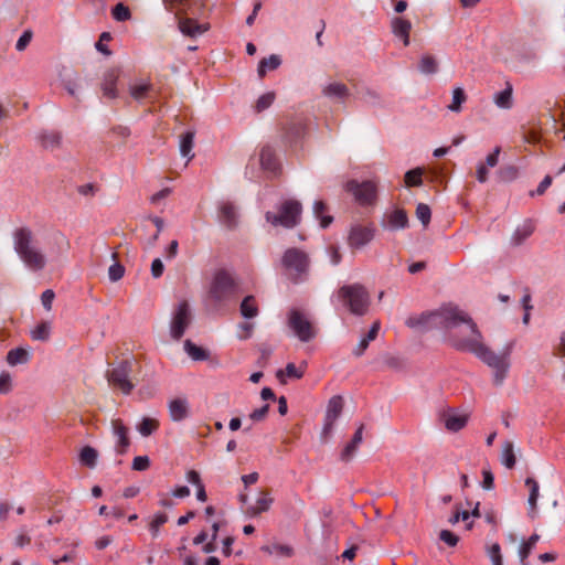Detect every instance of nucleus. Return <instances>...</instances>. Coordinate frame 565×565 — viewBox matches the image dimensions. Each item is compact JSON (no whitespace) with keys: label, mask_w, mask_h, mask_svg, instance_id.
<instances>
[{"label":"nucleus","mask_w":565,"mask_h":565,"mask_svg":"<svg viewBox=\"0 0 565 565\" xmlns=\"http://www.w3.org/2000/svg\"><path fill=\"white\" fill-rule=\"evenodd\" d=\"M193 142H194V132L189 130L185 134L181 135L180 137V143L179 149L180 153L183 158L192 159V149H193Z\"/></svg>","instance_id":"nucleus-29"},{"label":"nucleus","mask_w":565,"mask_h":565,"mask_svg":"<svg viewBox=\"0 0 565 565\" xmlns=\"http://www.w3.org/2000/svg\"><path fill=\"white\" fill-rule=\"evenodd\" d=\"M282 374H286L290 377H294V379H300L305 374V369L303 366H296L294 363H288L287 366H286V371H278L277 372V377L280 379V376Z\"/></svg>","instance_id":"nucleus-50"},{"label":"nucleus","mask_w":565,"mask_h":565,"mask_svg":"<svg viewBox=\"0 0 565 565\" xmlns=\"http://www.w3.org/2000/svg\"><path fill=\"white\" fill-rule=\"evenodd\" d=\"M275 93H264L260 95L256 102L255 110L257 113L265 111L267 108H270V106L274 104L275 100Z\"/></svg>","instance_id":"nucleus-46"},{"label":"nucleus","mask_w":565,"mask_h":565,"mask_svg":"<svg viewBox=\"0 0 565 565\" xmlns=\"http://www.w3.org/2000/svg\"><path fill=\"white\" fill-rule=\"evenodd\" d=\"M11 390V375L10 373H3L0 375V393H8Z\"/></svg>","instance_id":"nucleus-60"},{"label":"nucleus","mask_w":565,"mask_h":565,"mask_svg":"<svg viewBox=\"0 0 565 565\" xmlns=\"http://www.w3.org/2000/svg\"><path fill=\"white\" fill-rule=\"evenodd\" d=\"M438 67V61L429 54H425L419 62V71L425 75L436 74Z\"/></svg>","instance_id":"nucleus-35"},{"label":"nucleus","mask_w":565,"mask_h":565,"mask_svg":"<svg viewBox=\"0 0 565 565\" xmlns=\"http://www.w3.org/2000/svg\"><path fill=\"white\" fill-rule=\"evenodd\" d=\"M31 39H32V32L31 31H25L22 33V35L20 36V39L18 40V42H15V50L18 51H23L28 47V45L30 44L31 42Z\"/></svg>","instance_id":"nucleus-57"},{"label":"nucleus","mask_w":565,"mask_h":565,"mask_svg":"<svg viewBox=\"0 0 565 565\" xmlns=\"http://www.w3.org/2000/svg\"><path fill=\"white\" fill-rule=\"evenodd\" d=\"M363 429H364V426H363V424H361L359 426V428L356 429L355 434L353 435L352 440L350 443H348L345 445V447L343 448V450L341 451L340 458L342 461H344V462L351 461L352 458L354 457V455L356 454V450L363 439V437H362Z\"/></svg>","instance_id":"nucleus-23"},{"label":"nucleus","mask_w":565,"mask_h":565,"mask_svg":"<svg viewBox=\"0 0 565 565\" xmlns=\"http://www.w3.org/2000/svg\"><path fill=\"white\" fill-rule=\"evenodd\" d=\"M111 15L117 21H126L130 18V11L124 3H116L111 10Z\"/></svg>","instance_id":"nucleus-49"},{"label":"nucleus","mask_w":565,"mask_h":565,"mask_svg":"<svg viewBox=\"0 0 565 565\" xmlns=\"http://www.w3.org/2000/svg\"><path fill=\"white\" fill-rule=\"evenodd\" d=\"M322 94L331 99L343 102L349 96V88L341 82H330L322 88Z\"/></svg>","instance_id":"nucleus-24"},{"label":"nucleus","mask_w":565,"mask_h":565,"mask_svg":"<svg viewBox=\"0 0 565 565\" xmlns=\"http://www.w3.org/2000/svg\"><path fill=\"white\" fill-rule=\"evenodd\" d=\"M553 183V178L551 175H545L542 182L540 183L539 188L535 192H532L531 195L537 194L542 195L546 191V189L550 188V185Z\"/></svg>","instance_id":"nucleus-62"},{"label":"nucleus","mask_w":565,"mask_h":565,"mask_svg":"<svg viewBox=\"0 0 565 565\" xmlns=\"http://www.w3.org/2000/svg\"><path fill=\"white\" fill-rule=\"evenodd\" d=\"M313 215L316 218L320 220V224L322 228H327L332 223V217L330 215H324L328 207L324 202L316 201L312 206Z\"/></svg>","instance_id":"nucleus-32"},{"label":"nucleus","mask_w":565,"mask_h":565,"mask_svg":"<svg viewBox=\"0 0 565 565\" xmlns=\"http://www.w3.org/2000/svg\"><path fill=\"white\" fill-rule=\"evenodd\" d=\"M382 226L384 228H388L390 231H398L405 230L408 227V216L405 210L395 209L390 213L384 215V221H382Z\"/></svg>","instance_id":"nucleus-15"},{"label":"nucleus","mask_w":565,"mask_h":565,"mask_svg":"<svg viewBox=\"0 0 565 565\" xmlns=\"http://www.w3.org/2000/svg\"><path fill=\"white\" fill-rule=\"evenodd\" d=\"M81 463L93 469L96 466L97 450L86 446L79 452Z\"/></svg>","instance_id":"nucleus-38"},{"label":"nucleus","mask_w":565,"mask_h":565,"mask_svg":"<svg viewBox=\"0 0 565 565\" xmlns=\"http://www.w3.org/2000/svg\"><path fill=\"white\" fill-rule=\"evenodd\" d=\"M424 170L420 168L409 170L405 173V184L407 188L420 186L423 184Z\"/></svg>","instance_id":"nucleus-40"},{"label":"nucleus","mask_w":565,"mask_h":565,"mask_svg":"<svg viewBox=\"0 0 565 565\" xmlns=\"http://www.w3.org/2000/svg\"><path fill=\"white\" fill-rule=\"evenodd\" d=\"M54 298H55V294L52 289H46L42 296H41V301H42V305L44 307V309L46 311H51L52 310V302L54 301Z\"/></svg>","instance_id":"nucleus-54"},{"label":"nucleus","mask_w":565,"mask_h":565,"mask_svg":"<svg viewBox=\"0 0 565 565\" xmlns=\"http://www.w3.org/2000/svg\"><path fill=\"white\" fill-rule=\"evenodd\" d=\"M539 541H540V535L535 533V534H532L527 539V541L521 545L520 557H521V562L523 564H524L525 559L529 557V555L531 554L532 548H534L536 546Z\"/></svg>","instance_id":"nucleus-41"},{"label":"nucleus","mask_w":565,"mask_h":565,"mask_svg":"<svg viewBox=\"0 0 565 565\" xmlns=\"http://www.w3.org/2000/svg\"><path fill=\"white\" fill-rule=\"evenodd\" d=\"M269 408H270V406H268V404H265L263 407H259V408L255 409L254 412H252L249 414V419L254 420L255 423H259V420H264Z\"/></svg>","instance_id":"nucleus-55"},{"label":"nucleus","mask_w":565,"mask_h":565,"mask_svg":"<svg viewBox=\"0 0 565 565\" xmlns=\"http://www.w3.org/2000/svg\"><path fill=\"white\" fill-rule=\"evenodd\" d=\"M343 398L340 395H333L327 405L326 419L338 420L343 409Z\"/></svg>","instance_id":"nucleus-27"},{"label":"nucleus","mask_w":565,"mask_h":565,"mask_svg":"<svg viewBox=\"0 0 565 565\" xmlns=\"http://www.w3.org/2000/svg\"><path fill=\"white\" fill-rule=\"evenodd\" d=\"M499 153L500 147H495L493 152L487 157L486 163L483 164L489 168H494L498 164Z\"/></svg>","instance_id":"nucleus-63"},{"label":"nucleus","mask_w":565,"mask_h":565,"mask_svg":"<svg viewBox=\"0 0 565 565\" xmlns=\"http://www.w3.org/2000/svg\"><path fill=\"white\" fill-rule=\"evenodd\" d=\"M345 191L352 193L360 204H372L376 199V186L371 181L359 183L355 180L345 184Z\"/></svg>","instance_id":"nucleus-11"},{"label":"nucleus","mask_w":565,"mask_h":565,"mask_svg":"<svg viewBox=\"0 0 565 565\" xmlns=\"http://www.w3.org/2000/svg\"><path fill=\"white\" fill-rule=\"evenodd\" d=\"M38 141L43 149L55 151L61 147L62 135L56 130H43L39 134Z\"/></svg>","instance_id":"nucleus-21"},{"label":"nucleus","mask_w":565,"mask_h":565,"mask_svg":"<svg viewBox=\"0 0 565 565\" xmlns=\"http://www.w3.org/2000/svg\"><path fill=\"white\" fill-rule=\"evenodd\" d=\"M533 228L531 225L525 224L514 231L511 237L513 245L519 246L532 235Z\"/></svg>","instance_id":"nucleus-39"},{"label":"nucleus","mask_w":565,"mask_h":565,"mask_svg":"<svg viewBox=\"0 0 565 565\" xmlns=\"http://www.w3.org/2000/svg\"><path fill=\"white\" fill-rule=\"evenodd\" d=\"M149 458L147 456H137L132 459L131 468L135 470L143 471L149 467Z\"/></svg>","instance_id":"nucleus-56"},{"label":"nucleus","mask_w":565,"mask_h":565,"mask_svg":"<svg viewBox=\"0 0 565 565\" xmlns=\"http://www.w3.org/2000/svg\"><path fill=\"white\" fill-rule=\"evenodd\" d=\"M169 520L166 513L156 514L152 522L149 523V531L152 532L154 537L158 536L160 527Z\"/></svg>","instance_id":"nucleus-51"},{"label":"nucleus","mask_w":565,"mask_h":565,"mask_svg":"<svg viewBox=\"0 0 565 565\" xmlns=\"http://www.w3.org/2000/svg\"><path fill=\"white\" fill-rule=\"evenodd\" d=\"M183 349H185V352L189 354V356L195 361H204L209 359L207 351L202 347H198L190 340L183 342Z\"/></svg>","instance_id":"nucleus-30"},{"label":"nucleus","mask_w":565,"mask_h":565,"mask_svg":"<svg viewBox=\"0 0 565 565\" xmlns=\"http://www.w3.org/2000/svg\"><path fill=\"white\" fill-rule=\"evenodd\" d=\"M237 206L231 202L220 204L218 220L227 230H235L238 225Z\"/></svg>","instance_id":"nucleus-16"},{"label":"nucleus","mask_w":565,"mask_h":565,"mask_svg":"<svg viewBox=\"0 0 565 565\" xmlns=\"http://www.w3.org/2000/svg\"><path fill=\"white\" fill-rule=\"evenodd\" d=\"M241 313L246 319H253L258 315V305L255 296L244 297L241 303Z\"/></svg>","instance_id":"nucleus-28"},{"label":"nucleus","mask_w":565,"mask_h":565,"mask_svg":"<svg viewBox=\"0 0 565 565\" xmlns=\"http://www.w3.org/2000/svg\"><path fill=\"white\" fill-rule=\"evenodd\" d=\"M7 361L12 366L24 364L29 361V352L22 348L10 350L7 355Z\"/></svg>","instance_id":"nucleus-37"},{"label":"nucleus","mask_w":565,"mask_h":565,"mask_svg":"<svg viewBox=\"0 0 565 565\" xmlns=\"http://www.w3.org/2000/svg\"><path fill=\"white\" fill-rule=\"evenodd\" d=\"M337 297L349 312L356 316H363L370 308V295L360 284L342 286Z\"/></svg>","instance_id":"nucleus-4"},{"label":"nucleus","mask_w":565,"mask_h":565,"mask_svg":"<svg viewBox=\"0 0 565 565\" xmlns=\"http://www.w3.org/2000/svg\"><path fill=\"white\" fill-rule=\"evenodd\" d=\"M407 328L427 330L443 328L447 330V339L451 347L461 352H469L493 370V384L504 383L510 369V355L514 342L507 343L503 351L495 353L483 343V338L477 324L468 313L458 307L447 305L437 311H425L406 319Z\"/></svg>","instance_id":"nucleus-1"},{"label":"nucleus","mask_w":565,"mask_h":565,"mask_svg":"<svg viewBox=\"0 0 565 565\" xmlns=\"http://www.w3.org/2000/svg\"><path fill=\"white\" fill-rule=\"evenodd\" d=\"M375 228L372 225L356 224L352 226L348 235V245L352 248H361L372 242Z\"/></svg>","instance_id":"nucleus-12"},{"label":"nucleus","mask_w":565,"mask_h":565,"mask_svg":"<svg viewBox=\"0 0 565 565\" xmlns=\"http://www.w3.org/2000/svg\"><path fill=\"white\" fill-rule=\"evenodd\" d=\"M13 248L29 269L39 271L45 267V255L38 247L29 228L21 227L15 230L13 233Z\"/></svg>","instance_id":"nucleus-3"},{"label":"nucleus","mask_w":565,"mask_h":565,"mask_svg":"<svg viewBox=\"0 0 565 565\" xmlns=\"http://www.w3.org/2000/svg\"><path fill=\"white\" fill-rule=\"evenodd\" d=\"M262 169L270 173H277L279 164L274 149L270 146H264L259 153Z\"/></svg>","instance_id":"nucleus-22"},{"label":"nucleus","mask_w":565,"mask_h":565,"mask_svg":"<svg viewBox=\"0 0 565 565\" xmlns=\"http://www.w3.org/2000/svg\"><path fill=\"white\" fill-rule=\"evenodd\" d=\"M440 541H443L447 546H457L458 544V536L450 532L449 530H441L439 534Z\"/></svg>","instance_id":"nucleus-53"},{"label":"nucleus","mask_w":565,"mask_h":565,"mask_svg":"<svg viewBox=\"0 0 565 565\" xmlns=\"http://www.w3.org/2000/svg\"><path fill=\"white\" fill-rule=\"evenodd\" d=\"M288 327L300 342H310L316 337V328L309 317L300 310L292 309L288 315Z\"/></svg>","instance_id":"nucleus-8"},{"label":"nucleus","mask_w":565,"mask_h":565,"mask_svg":"<svg viewBox=\"0 0 565 565\" xmlns=\"http://www.w3.org/2000/svg\"><path fill=\"white\" fill-rule=\"evenodd\" d=\"M150 273H152L153 278L161 277L163 273V264L159 258L153 260L152 266H150Z\"/></svg>","instance_id":"nucleus-64"},{"label":"nucleus","mask_w":565,"mask_h":565,"mask_svg":"<svg viewBox=\"0 0 565 565\" xmlns=\"http://www.w3.org/2000/svg\"><path fill=\"white\" fill-rule=\"evenodd\" d=\"M494 484L493 473L489 469H482V482L481 487L486 490H491Z\"/></svg>","instance_id":"nucleus-58"},{"label":"nucleus","mask_w":565,"mask_h":565,"mask_svg":"<svg viewBox=\"0 0 565 565\" xmlns=\"http://www.w3.org/2000/svg\"><path fill=\"white\" fill-rule=\"evenodd\" d=\"M493 102L498 108L511 109L512 107V87L508 85L502 92L495 93Z\"/></svg>","instance_id":"nucleus-31"},{"label":"nucleus","mask_w":565,"mask_h":565,"mask_svg":"<svg viewBox=\"0 0 565 565\" xmlns=\"http://www.w3.org/2000/svg\"><path fill=\"white\" fill-rule=\"evenodd\" d=\"M391 30L393 34L403 41L404 46L409 45V33L412 31V23L403 17H393L391 20Z\"/></svg>","instance_id":"nucleus-18"},{"label":"nucleus","mask_w":565,"mask_h":565,"mask_svg":"<svg viewBox=\"0 0 565 565\" xmlns=\"http://www.w3.org/2000/svg\"><path fill=\"white\" fill-rule=\"evenodd\" d=\"M150 88L151 86L148 83L136 84L130 86L129 93L136 100H142L148 96Z\"/></svg>","instance_id":"nucleus-44"},{"label":"nucleus","mask_w":565,"mask_h":565,"mask_svg":"<svg viewBox=\"0 0 565 565\" xmlns=\"http://www.w3.org/2000/svg\"><path fill=\"white\" fill-rule=\"evenodd\" d=\"M50 335V323L49 322H42L33 328L31 331V338L32 340L36 341H46Z\"/></svg>","instance_id":"nucleus-45"},{"label":"nucleus","mask_w":565,"mask_h":565,"mask_svg":"<svg viewBox=\"0 0 565 565\" xmlns=\"http://www.w3.org/2000/svg\"><path fill=\"white\" fill-rule=\"evenodd\" d=\"M525 486L529 488V515L531 518H535L536 515V508H537V500L540 497V484L535 479L527 478L525 480Z\"/></svg>","instance_id":"nucleus-25"},{"label":"nucleus","mask_w":565,"mask_h":565,"mask_svg":"<svg viewBox=\"0 0 565 565\" xmlns=\"http://www.w3.org/2000/svg\"><path fill=\"white\" fill-rule=\"evenodd\" d=\"M415 215L420 220L423 225L426 227L430 221V209L426 203H420L417 205V210H415Z\"/></svg>","instance_id":"nucleus-52"},{"label":"nucleus","mask_w":565,"mask_h":565,"mask_svg":"<svg viewBox=\"0 0 565 565\" xmlns=\"http://www.w3.org/2000/svg\"><path fill=\"white\" fill-rule=\"evenodd\" d=\"M169 409L170 416L175 423H178V420H183L189 416V404L184 399H173L169 405Z\"/></svg>","instance_id":"nucleus-26"},{"label":"nucleus","mask_w":565,"mask_h":565,"mask_svg":"<svg viewBox=\"0 0 565 565\" xmlns=\"http://www.w3.org/2000/svg\"><path fill=\"white\" fill-rule=\"evenodd\" d=\"M306 129L307 126L303 121L292 120L285 127V132H282L281 138L286 143L295 145L298 140L303 139Z\"/></svg>","instance_id":"nucleus-17"},{"label":"nucleus","mask_w":565,"mask_h":565,"mask_svg":"<svg viewBox=\"0 0 565 565\" xmlns=\"http://www.w3.org/2000/svg\"><path fill=\"white\" fill-rule=\"evenodd\" d=\"M439 417L444 423L445 428L450 433H458L466 426L467 422L469 420L468 415L459 414L454 408H446L440 413Z\"/></svg>","instance_id":"nucleus-14"},{"label":"nucleus","mask_w":565,"mask_h":565,"mask_svg":"<svg viewBox=\"0 0 565 565\" xmlns=\"http://www.w3.org/2000/svg\"><path fill=\"white\" fill-rule=\"evenodd\" d=\"M281 264L286 267L291 281H303L308 277L310 259L303 249L289 248L282 254Z\"/></svg>","instance_id":"nucleus-5"},{"label":"nucleus","mask_w":565,"mask_h":565,"mask_svg":"<svg viewBox=\"0 0 565 565\" xmlns=\"http://www.w3.org/2000/svg\"><path fill=\"white\" fill-rule=\"evenodd\" d=\"M159 428V422L154 418L145 417L138 425V430L142 436H150Z\"/></svg>","instance_id":"nucleus-42"},{"label":"nucleus","mask_w":565,"mask_h":565,"mask_svg":"<svg viewBox=\"0 0 565 565\" xmlns=\"http://www.w3.org/2000/svg\"><path fill=\"white\" fill-rule=\"evenodd\" d=\"M273 501L274 499L270 497V491L262 490L256 503L246 507L245 514L247 516H258L270 509Z\"/></svg>","instance_id":"nucleus-19"},{"label":"nucleus","mask_w":565,"mask_h":565,"mask_svg":"<svg viewBox=\"0 0 565 565\" xmlns=\"http://www.w3.org/2000/svg\"><path fill=\"white\" fill-rule=\"evenodd\" d=\"M237 284L231 274L224 269L216 271L212 280L210 295L215 301H225L235 297Z\"/></svg>","instance_id":"nucleus-7"},{"label":"nucleus","mask_w":565,"mask_h":565,"mask_svg":"<svg viewBox=\"0 0 565 565\" xmlns=\"http://www.w3.org/2000/svg\"><path fill=\"white\" fill-rule=\"evenodd\" d=\"M242 333L238 334L241 340H246L253 334L254 324L248 322H242L238 326Z\"/></svg>","instance_id":"nucleus-59"},{"label":"nucleus","mask_w":565,"mask_h":565,"mask_svg":"<svg viewBox=\"0 0 565 565\" xmlns=\"http://www.w3.org/2000/svg\"><path fill=\"white\" fill-rule=\"evenodd\" d=\"M130 373L131 361L128 359L121 360L117 365L107 372V380L109 385L124 394H129L134 388V385L129 380Z\"/></svg>","instance_id":"nucleus-9"},{"label":"nucleus","mask_w":565,"mask_h":565,"mask_svg":"<svg viewBox=\"0 0 565 565\" xmlns=\"http://www.w3.org/2000/svg\"><path fill=\"white\" fill-rule=\"evenodd\" d=\"M502 463L507 469H512L515 465L513 444L511 441H505L503 445Z\"/></svg>","instance_id":"nucleus-43"},{"label":"nucleus","mask_w":565,"mask_h":565,"mask_svg":"<svg viewBox=\"0 0 565 565\" xmlns=\"http://www.w3.org/2000/svg\"><path fill=\"white\" fill-rule=\"evenodd\" d=\"M487 554L492 565H503L502 548L499 544L494 543L487 547Z\"/></svg>","instance_id":"nucleus-47"},{"label":"nucleus","mask_w":565,"mask_h":565,"mask_svg":"<svg viewBox=\"0 0 565 565\" xmlns=\"http://www.w3.org/2000/svg\"><path fill=\"white\" fill-rule=\"evenodd\" d=\"M166 10L174 13L178 20L179 31L183 35L195 38L207 31L205 24H199L189 15L196 14V6L202 4V0H162Z\"/></svg>","instance_id":"nucleus-2"},{"label":"nucleus","mask_w":565,"mask_h":565,"mask_svg":"<svg viewBox=\"0 0 565 565\" xmlns=\"http://www.w3.org/2000/svg\"><path fill=\"white\" fill-rule=\"evenodd\" d=\"M110 426L113 436L116 438L115 452L117 455L126 454L130 445L128 428L124 424L122 419H111Z\"/></svg>","instance_id":"nucleus-13"},{"label":"nucleus","mask_w":565,"mask_h":565,"mask_svg":"<svg viewBox=\"0 0 565 565\" xmlns=\"http://www.w3.org/2000/svg\"><path fill=\"white\" fill-rule=\"evenodd\" d=\"M120 77V70L111 67L107 70L104 74L103 82H102V89L104 93V96L109 98H115L117 96L116 90V82Z\"/></svg>","instance_id":"nucleus-20"},{"label":"nucleus","mask_w":565,"mask_h":565,"mask_svg":"<svg viewBox=\"0 0 565 565\" xmlns=\"http://www.w3.org/2000/svg\"><path fill=\"white\" fill-rule=\"evenodd\" d=\"M466 100L465 92L461 87L455 88L452 93V103L448 105V109L460 111L462 103Z\"/></svg>","instance_id":"nucleus-48"},{"label":"nucleus","mask_w":565,"mask_h":565,"mask_svg":"<svg viewBox=\"0 0 565 565\" xmlns=\"http://www.w3.org/2000/svg\"><path fill=\"white\" fill-rule=\"evenodd\" d=\"M111 259L114 260V264L109 266L108 268V277L111 281H119L122 279L125 275V267L122 264L117 262V253L111 252L110 254Z\"/></svg>","instance_id":"nucleus-36"},{"label":"nucleus","mask_w":565,"mask_h":565,"mask_svg":"<svg viewBox=\"0 0 565 565\" xmlns=\"http://www.w3.org/2000/svg\"><path fill=\"white\" fill-rule=\"evenodd\" d=\"M262 551L267 554H275L280 557H291L294 555V548L290 545H280V544H273V545H264L262 546Z\"/></svg>","instance_id":"nucleus-33"},{"label":"nucleus","mask_w":565,"mask_h":565,"mask_svg":"<svg viewBox=\"0 0 565 565\" xmlns=\"http://www.w3.org/2000/svg\"><path fill=\"white\" fill-rule=\"evenodd\" d=\"M280 58L278 55H270L263 58L258 64V76L263 78L267 71H274L280 65Z\"/></svg>","instance_id":"nucleus-34"},{"label":"nucleus","mask_w":565,"mask_h":565,"mask_svg":"<svg viewBox=\"0 0 565 565\" xmlns=\"http://www.w3.org/2000/svg\"><path fill=\"white\" fill-rule=\"evenodd\" d=\"M301 214V204L295 200H287L280 203L278 212H266L265 220L274 226H282L287 228L295 227Z\"/></svg>","instance_id":"nucleus-6"},{"label":"nucleus","mask_w":565,"mask_h":565,"mask_svg":"<svg viewBox=\"0 0 565 565\" xmlns=\"http://www.w3.org/2000/svg\"><path fill=\"white\" fill-rule=\"evenodd\" d=\"M488 168L486 164L483 163H479L478 167H477V171H476V175H477V180L480 182V183H484L488 181V178H489V171H488Z\"/></svg>","instance_id":"nucleus-61"},{"label":"nucleus","mask_w":565,"mask_h":565,"mask_svg":"<svg viewBox=\"0 0 565 565\" xmlns=\"http://www.w3.org/2000/svg\"><path fill=\"white\" fill-rule=\"evenodd\" d=\"M192 319L193 316L189 302L186 300L179 302L173 311L170 327L173 340L179 341L182 338L188 327L191 326Z\"/></svg>","instance_id":"nucleus-10"}]
</instances>
